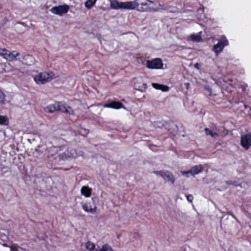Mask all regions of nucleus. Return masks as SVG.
<instances>
[{"mask_svg":"<svg viewBox=\"0 0 251 251\" xmlns=\"http://www.w3.org/2000/svg\"><path fill=\"white\" fill-rule=\"evenodd\" d=\"M49 153V158L53 157L58 161L75 158L81 155L80 152L77 153L75 150L72 148L66 149L65 147H51L50 149Z\"/></svg>","mask_w":251,"mask_h":251,"instance_id":"f257e3e1","label":"nucleus"},{"mask_svg":"<svg viewBox=\"0 0 251 251\" xmlns=\"http://www.w3.org/2000/svg\"><path fill=\"white\" fill-rule=\"evenodd\" d=\"M47 112L52 113L56 111L66 113L70 115H74V111L72 108L65 103L58 102L53 104L50 105L45 109Z\"/></svg>","mask_w":251,"mask_h":251,"instance_id":"f03ea898","label":"nucleus"},{"mask_svg":"<svg viewBox=\"0 0 251 251\" xmlns=\"http://www.w3.org/2000/svg\"><path fill=\"white\" fill-rule=\"evenodd\" d=\"M55 76L52 72H42L33 77L34 80L38 84H44L51 80Z\"/></svg>","mask_w":251,"mask_h":251,"instance_id":"7ed1b4c3","label":"nucleus"},{"mask_svg":"<svg viewBox=\"0 0 251 251\" xmlns=\"http://www.w3.org/2000/svg\"><path fill=\"white\" fill-rule=\"evenodd\" d=\"M143 1L148 4L145 6L141 5L140 7H139L136 9L137 10L141 12L148 11H157L162 9L161 5L158 2H153L148 0H144Z\"/></svg>","mask_w":251,"mask_h":251,"instance_id":"20e7f679","label":"nucleus"},{"mask_svg":"<svg viewBox=\"0 0 251 251\" xmlns=\"http://www.w3.org/2000/svg\"><path fill=\"white\" fill-rule=\"evenodd\" d=\"M154 174L160 176L162 177L164 181L169 182L172 184L175 183L176 178L174 175L170 172L166 170L155 171Z\"/></svg>","mask_w":251,"mask_h":251,"instance_id":"39448f33","label":"nucleus"},{"mask_svg":"<svg viewBox=\"0 0 251 251\" xmlns=\"http://www.w3.org/2000/svg\"><path fill=\"white\" fill-rule=\"evenodd\" d=\"M145 65L150 69H163V63L162 60L159 58L153 59L151 60L146 61Z\"/></svg>","mask_w":251,"mask_h":251,"instance_id":"423d86ee","label":"nucleus"},{"mask_svg":"<svg viewBox=\"0 0 251 251\" xmlns=\"http://www.w3.org/2000/svg\"><path fill=\"white\" fill-rule=\"evenodd\" d=\"M20 53L16 51H10L5 49L0 48V55L8 61L15 60Z\"/></svg>","mask_w":251,"mask_h":251,"instance_id":"0eeeda50","label":"nucleus"},{"mask_svg":"<svg viewBox=\"0 0 251 251\" xmlns=\"http://www.w3.org/2000/svg\"><path fill=\"white\" fill-rule=\"evenodd\" d=\"M82 209L85 212L94 214L96 213L97 207L94 201H86L82 204Z\"/></svg>","mask_w":251,"mask_h":251,"instance_id":"6e6552de","label":"nucleus"},{"mask_svg":"<svg viewBox=\"0 0 251 251\" xmlns=\"http://www.w3.org/2000/svg\"><path fill=\"white\" fill-rule=\"evenodd\" d=\"M228 45V41L225 36H223L220 39L218 43L215 45L213 48V50L215 52L216 55L222 51L224 47Z\"/></svg>","mask_w":251,"mask_h":251,"instance_id":"1a4fd4ad","label":"nucleus"},{"mask_svg":"<svg viewBox=\"0 0 251 251\" xmlns=\"http://www.w3.org/2000/svg\"><path fill=\"white\" fill-rule=\"evenodd\" d=\"M69 10V5L64 4L53 7L50 9V11L54 14L61 16L63 15L66 14L68 12Z\"/></svg>","mask_w":251,"mask_h":251,"instance_id":"9d476101","label":"nucleus"},{"mask_svg":"<svg viewBox=\"0 0 251 251\" xmlns=\"http://www.w3.org/2000/svg\"><path fill=\"white\" fill-rule=\"evenodd\" d=\"M241 144L245 150H248L251 147V134L241 136Z\"/></svg>","mask_w":251,"mask_h":251,"instance_id":"9b49d317","label":"nucleus"},{"mask_svg":"<svg viewBox=\"0 0 251 251\" xmlns=\"http://www.w3.org/2000/svg\"><path fill=\"white\" fill-rule=\"evenodd\" d=\"M191 176L195 177L196 175L201 173L203 171V167L201 165H196L190 169Z\"/></svg>","mask_w":251,"mask_h":251,"instance_id":"f8f14e48","label":"nucleus"},{"mask_svg":"<svg viewBox=\"0 0 251 251\" xmlns=\"http://www.w3.org/2000/svg\"><path fill=\"white\" fill-rule=\"evenodd\" d=\"M81 194L85 198L90 197L92 193V189L87 186H83L80 189Z\"/></svg>","mask_w":251,"mask_h":251,"instance_id":"ddd939ff","label":"nucleus"},{"mask_svg":"<svg viewBox=\"0 0 251 251\" xmlns=\"http://www.w3.org/2000/svg\"><path fill=\"white\" fill-rule=\"evenodd\" d=\"M104 107L120 109L123 107V104L119 101H113L108 104H105Z\"/></svg>","mask_w":251,"mask_h":251,"instance_id":"4468645a","label":"nucleus"},{"mask_svg":"<svg viewBox=\"0 0 251 251\" xmlns=\"http://www.w3.org/2000/svg\"><path fill=\"white\" fill-rule=\"evenodd\" d=\"M152 86L154 88L157 90H160L163 92H167L169 90V88L168 86L156 83H152Z\"/></svg>","mask_w":251,"mask_h":251,"instance_id":"2eb2a0df","label":"nucleus"},{"mask_svg":"<svg viewBox=\"0 0 251 251\" xmlns=\"http://www.w3.org/2000/svg\"><path fill=\"white\" fill-rule=\"evenodd\" d=\"M204 130L206 135H210L213 138H217L220 136L219 132L212 131L208 128H205Z\"/></svg>","mask_w":251,"mask_h":251,"instance_id":"dca6fc26","label":"nucleus"},{"mask_svg":"<svg viewBox=\"0 0 251 251\" xmlns=\"http://www.w3.org/2000/svg\"><path fill=\"white\" fill-rule=\"evenodd\" d=\"M187 40L196 42H199L202 40V38L200 34H191L187 37Z\"/></svg>","mask_w":251,"mask_h":251,"instance_id":"f3484780","label":"nucleus"},{"mask_svg":"<svg viewBox=\"0 0 251 251\" xmlns=\"http://www.w3.org/2000/svg\"><path fill=\"white\" fill-rule=\"evenodd\" d=\"M96 1L97 0H86L85 7L88 9H90L95 5Z\"/></svg>","mask_w":251,"mask_h":251,"instance_id":"a211bd4d","label":"nucleus"},{"mask_svg":"<svg viewBox=\"0 0 251 251\" xmlns=\"http://www.w3.org/2000/svg\"><path fill=\"white\" fill-rule=\"evenodd\" d=\"M96 251H113V250L110 246L105 244L100 247H98Z\"/></svg>","mask_w":251,"mask_h":251,"instance_id":"6ab92c4d","label":"nucleus"},{"mask_svg":"<svg viewBox=\"0 0 251 251\" xmlns=\"http://www.w3.org/2000/svg\"><path fill=\"white\" fill-rule=\"evenodd\" d=\"M4 246L9 247L10 248V251H24L23 248L18 246L16 244H11V245L9 246L4 245Z\"/></svg>","mask_w":251,"mask_h":251,"instance_id":"aec40b11","label":"nucleus"},{"mask_svg":"<svg viewBox=\"0 0 251 251\" xmlns=\"http://www.w3.org/2000/svg\"><path fill=\"white\" fill-rule=\"evenodd\" d=\"M85 247L87 250L90 251H93L95 249V244L90 241H88L85 243Z\"/></svg>","mask_w":251,"mask_h":251,"instance_id":"412c9836","label":"nucleus"},{"mask_svg":"<svg viewBox=\"0 0 251 251\" xmlns=\"http://www.w3.org/2000/svg\"><path fill=\"white\" fill-rule=\"evenodd\" d=\"M9 121L7 117L0 115V125L7 126Z\"/></svg>","mask_w":251,"mask_h":251,"instance_id":"4be33fe9","label":"nucleus"},{"mask_svg":"<svg viewBox=\"0 0 251 251\" xmlns=\"http://www.w3.org/2000/svg\"><path fill=\"white\" fill-rule=\"evenodd\" d=\"M5 103V95L2 92L1 90H0V105L4 104Z\"/></svg>","mask_w":251,"mask_h":251,"instance_id":"5701e85b","label":"nucleus"},{"mask_svg":"<svg viewBox=\"0 0 251 251\" xmlns=\"http://www.w3.org/2000/svg\"><path fill=\"white\" fill-rule=\"evenodd\" d=\"M137 82L136 83H135V86L136 87L138 88V90H139L140 91H142L143 90H145L147 88V85L145 83H143L142 85H141V86H138L137 85Z\"/></svg>","mask_w":251,"mask_h":251,"instance_id":"b1692460","label":"nucleus"},{"mask_svg":"<svg viewBox=\"0 0 251 251\" xmlns=\"http://www.w3.org/2000/svg\"><path fill=\"white\" fill-rule=\"evenodd\" d=\"M180 173L182 175L185 176L187 177H189L190 176H191L190 170L188 171H181Z\"/></svg>","mask_w":251,"mask_h":251,"instance_id":"393cba45","label":"nucleus"},{"mask_svg":"<svg viewBox=\"0 0 251 251\" xmlns=\"http://www.w3.org/2000/svg\"><path fill=\"white\" fill-rule=\"evenodd\" d=\"M204 89L206 90L209 92V95H211L212 93V90L209 86L205 85L204 86Z\"/></svg>","mask_w":251,"mask_h":251,"instance_id":"a878e982","label":"nucleus"},{"mask_svg":"<svg viewBox=\"0 0 251 251\" xmlns=\"http://www.w3.org/2000/svg\"><path fill=\"white\" fill-rule=\"evenodd\" d=\"M187 200L189 202H192L193 200V197L191 195H188L187 196Z\"/></svg>","mask_w":251,"mask_h":251,"instance_id":"bb28decb","label":"nucleus"},{"mask_svg":"<svg viewBox=\"0 0 251 251\" xmlns=\"http://www.w3.org/2000/svg\"><path fill=\"white\" fill-rule=\"evenodd\" d=\"M194 66L196 68L198 69H199L201 67V65L198 63H196L195 65H194Z\"/></svg>","mask_w":251,"mask_h":251,"instance_id":"cd10ccee","label":"nucleus"},{"mask_svg":"<svg viewBox=\"0 0 251 251\" xmlns=\"http://www.w3.org/2000/svg\"><path fill=\"white\" fill-rule=\"evenodd\" d=\"M185 85L187 87L189 86V83H185Z\"/></svg>","mask_w":251,"mask_h":251,"instance_id":"c85d7f7f","label":"nucleus"}]
</instances>
